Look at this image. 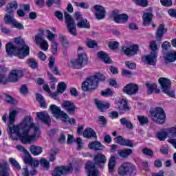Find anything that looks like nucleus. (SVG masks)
<instances>
[{
    "instance_id": "obj_1",
    "label": "nucleus",
    "mask_w": 176,
    "mask_h": 176,
    "mask_svg": "<svg viewBox=\"0 0 176 176\" xmlns=\"http://www.w3.org/2000/svg\"><path fill=\"white\" fill-rule=\"evenodd\" d=\"M16 117L17 111L10 109L8 115V134L12 140H16L19 137L23 144H31L36 141L41 137V129L39 126L34 123L32 117H25L19 124L14 125Z\"/></svg>"
},
{
    "instance_id": "obj_2",
    "label": "nucleus",
    "mask_w": 176,
    "mask_h": 176,
    "mask_svg": "<svg viewBox=\"0 0 176 176\" xmlns=\"http://www.w3.org/2000/svg\"><path fill=\"white\" fill-rule=\"evenodd\" d=\"M64 17L68 32L74 36H76V26L78 28H90V23L82 16L80 12H77L74 14V19L67 12H64ZM75 20L78 21L77 24Z\"/></svg>"
},
{
    "instance_id": "obj_3",
    "label": "nucleus",
    "mask_w": 176,
    "mask_h": 176,
    "mask_svg": "<svg viewBox=\"0 0 176 176\" xmlns=\"http://www.w3.org/2000/svg\"><path fill=\"white\" fill-rule=\"evenodd\" d=\"M15 45L8 43L6 45V50L8 56H16L19 58H24L30 54V47L25 45L24 39L18 37L14 41Z\"/></svg>"
},
{
    "instance_id": "obj_4",
    "label": "nucleus",
    "mask_w": 176,
    "mask_h": 176,
    "mask_svg": "<svg viewBox=\"0 0 176 176\" xmlns=\"http://www.w3.org/2000/svg\"><path fill=\"white\" fill-rule=\"evenodd\" d=\"M94 162L91 161H88L85 164V170L88 176H100V171L97 169L98 167H101L102 164H105L107 163V157L103 154L98 153L94 157Z\"/></svg>"
},
{
    "instance_id": "obj_5",
    "label": "nucleus",
    "mask_w": 176,
    "mask_h": 176,
    "mask_svg": "<svg viewBox=\"0 0 176 176\" xmlns=\"http://www.w3.org/2000/svg\"><path fill=\"white\" fill-rule=\"evenodd\" d=\"M105 77L101 73H96L93 76L87 78L82 83V91H88L89 93H94V91L98 87L99 82H104Z\"/></svg>"
},
{
    "instance_id": "obj_6",
    "label": "nucleus",
    "mask_w": 176,
    "mask_h": 176,
    "mask_svg": "<svg viewBox=\"0 0 176 176\" xmlns=\"http://www.w3.org/2000/svg\"><path fill=\"white\" fill-rule=\"evenodd\" d=\"M118 174L121 176H133L137 174V168L130 162H124L118 168Z\"/></svg>"
},
{
    "instance_id": "obj_7",
    "label": "nucleus",
    "mask_w": 176,
    "mask_h": 176,
    "mask_svg": "<svg viewBox=\"0 0 176 176\" xmlns=\"http://www.w3.org/2000/svg\"><path fill=\"white\" fill-rule=\"evenodd\" d=\"M151 120L157 123V124H163L166 122V113L162 107H156L151 112Z\"/></svg>"
},
{
    "instance_id": "obj_8",
    "label": "nucleus",
    "mask_w": 176,
    "mask_h": 176,
    "mask_svg": "<svg viewBox=\"0 0 176 176\" xmlns=\"http://www.w3.org/2000/svg\"><path fill=\"white\" fill-rule=\"evenodd\" d=\"M158 82L162 87L163 93L174 98L175 97V92L174 91H170L171 89V81L166 78L162 77L159 78Z\"/></svg>"
},
{
    "instance_id": "obj_9",
    "label": "nucleus",
    "mask_w": 176,
    "mask_h": 176,
    "mask_svg": "<svg viewBox=\"0 0 176 176\" xmlns=\"http://www.w3.org/2000/svg\"><path fill=\"white\" fill-rule=\"evenodd\" d=\"M43 35H45V31L43 30H38V33L34 36V42L36 45H38L40 46L41 50L46 52L47 51V49H49V44L43 38Z\"/></svg>"
},
{
    "instance_id": "obj_10",
    "label": "nucleus",
    "mask_w": 176,
    "mask_h": 176,
    "mask_svg": "<svg viewBox=\"0 0 176 176\" xmlns=\"http://www.w3.org/2000/svg\"><path fill=\"white\" fill-rule=\"evenodd\" d=\"M74 168H72V165H69L67 166H60L55 167L54 172L52 173V176H61V175H67V174H69V173H72Z\"/></svg>"
},
{
    "instance_id": "obj_11",
    "label": "nucleus",
    "mask_w": 176,
    "mask_h": 176,
    "mask_svg": "<svg viewBox=\"0 0 176 176\" xmlns=\"http://www.w3.org/2000/svg\"><path fill=\"white\" fill-rule=\"evenodd\" d=\"M111 17L117 24H124L129 20V16L127 14H119V10H118L112 12Z\"/></svg>"
},
{
    "instance_id": "obj_12",
    "label": "nucleus",
    "mask_w": 176,
    "mask_h": 176,
    "mask_svg": "<svg viewBox=\"0 0 176 176\" xmlns=\"http://www.w3.org/2000/svg\"><path fill=\"white\" fill-rule=\"evenodd\" d=\"M50 111L52 112L53 116L56 119H60V118H68V114L61 110V108L58 107L56 104H51L50 107Z\"/></svg>"
},
{
    "instance_id": "obj_13",
    "label": "nucleus",
    "mask_w": 176,
    "mask_h": 176,
    "mask_svg": "<svg viewBox=\"0 0 176 176\" xmlns=\"http://www.w3.org/2000/svg\"><path fill=\"white\" fill-rule=\"evenodd\" d=\"M121 52L128 57H133V56H135L138 53V45L122 46L121 47Z\"/></svg>"
},
{
    "instance_id": "obj_14",
    "label": "nucleus",
    "mask_w": 176,
    "mask_h": 176,
    "mask_svg": "<svg viewBox=\"0 0 176 176\" xmlns=\"http://www.w3.org/2000/svg\"><path fill=\"white\" fill-rule=\"evenodd\" d=\"M4 21L6 24H12V25L16 28H18V30H23L24 28L23 24L19 23L16 19H14L13 14H6L4 16Z\"/></svg>"
},
{
    "instance_id": "obj_15",
    "label": "nucleus",
    "mask_w": 176,
    "mask_h": 176,
    "mask_svg": "<svg viewBox=\"0 0 176 176\" xmlns=\"http://www.w3.org/2000/svg\"><path fill=\"white\" fill-rule=\"evenodd\" d=\"M61 107L69 115H75V112L78 109L74 102L69 100L63 101L61 104Z\"/></svg>"
},
{
    "instance_id": "obj_16",
    "label": "nucleus",
    "mask_w": 176,
    "mask_h": 176,
    "mask_svg": "<svg viewBox=\"0 0 176 176\" xmlns=\"http://www.w3.org/2000/svg\"><path fill=\"white\" fill-rule=\"evenodd\" d=\"M139 89V87L136 84L131 82L123 88V92L125 94H128V96H134L138 93Z\"/></svg>"
},
{
    "instance_id": "obj_17",
    "label": "nucleus",
    "mask_w": 176,
    "mask_h": 176,
    "mask_svg": "<svg viewBox=\"0 0 176 176\" xmlns=\"http://www.w3.org/2000/svg\"><path fill=\"white\" fill-rule=\"evenodd\" d=\"M46 32L47 39L52 43V54H56L57 53V46H58V44L56 42V36L49 30H46Z\"/></svg>"
},
{
    "instance_id": "obj_18",
    "label": "nucleus",
    "mask_w": 176,
    "mask_h": 176,
    "mask_svg": "<svg viewBox=\"0 0 176 176\" xmlns=\"http://www.w3.org/2000/svg\"><path fill=\"white\" fill-rule=\"evenodd\" d=\"M24 76V73L22 72V70H20V69L12 70L8 78V82H18L19 79H20V78H22V76Z\"/></svg>"
},
{
    "instance_id": "obj_19",
    "label": "nucleus",
    "mask_w": 176,
    "mask_h": 176,
    "mask_svg": "<svg viewBox=\"0 0 176 176\" xmlns=\"http://www.w3.org/2000/svg\"><path fill=\"white\" fill-rule=\"evenodd\" d=\"M157 58V54L151 52L150 54L143 56L142 58V61L148 65H155V64H156Z\"/></svg>"
},
{
    "instance_id": "obj_20",
    "label": "nucleus",
    "mask_w": 176,
    "mask_h": 176,
    "mask_svg": "<svg viewBox=\"0 0 176 176\" xmlns=\"http://www.w3.org/2000/svg\"><path fill=\"white\" fill-rule=\"evenodd\" d=\"M37 118L41 120L43 123L47 124V126H51L52 120H50V116L49 113L46 111H41L36 113Z\"/></svg>"
},
{
    "instance_id": "obj_21",
    "label": "nucleus",
    "mask_w": 176,
    "mask_h": 176,
    "mask_svg": "<svg viewBox=\"0 0 176 176\" xmlns=\"http://www.w3.org/2000/svg\"><path fill=\"white\" fill-rule=\"evenodd\" d=\"M166 32H167V29L164 28V24L161 23L155 33V38L157 42L159 43V45L162 43V38H163V36Z\"/></svg>"
},
{
    "instance_id": "obj_22",
    "label": "nucleus",
    "mask_w": 176,
    "mask_h": 176,
    "mask_svg": "<svg viewBox=\"0 0 176 176\" xmlns=\"http://www.w3.org/2000/svg\"><path fill=\"white\" fill-rule=\"evenodd\" d=\"M96 10L95 16L97 20L105 19V8L100 5H96L94 7Z\"/></svg>"
},
{
    "instance_id": "obj_23",
    "label": "nucleus",
    "mask_w": 176,
    "mask_h": 176,
    "mask_svg": "<svg viewBox=\"0 0 176 176\" xmlns=\"http://www.w3.org/2000/svg\"><path fill=\"white\" fill-rule=\"evenodd\" d=\"M117 142L119 145L122 146H127L128 148H133L134 144H133V141L125 139L122 136H118L116 138Z\"/></svg>"
},
{
    "instance_id": "obj_24",
    "label": "nucleus",
    "mask_w": 176,
    "mask_h": 176,
    "mask_svg": "<svg viewBox=\"0 0 176 176\" xmlns=\"http://www.w3.org/2000/svg\"><path fill=\"white\" fill-rule=\"evenodd\" d=\"M94 102L100 112H104V111H107V109L109 108L110 104L109 103H107V102H104L96 98L94 100Z\"/></svg>"
},
{
    "instance_id": "obj_25",
    "label": "nucleus",
    "mask_w": 176,
    "mask_h": 176,
    "mask_svg": "<svg viewBox=\"0 0 176 176\" xmlns=\"http://www.w3.org/2000/svg\"><path fill=\"white\" fill-rule=\"evenodd\" d=\"M88 148L94 151H104L105 149V146L99 141L91 142L88 144Z\"/></svg>"
},
{
    "instance_id": "obj_26",
    "label": "nucleus",
    "mask_w": 176,
    "mask_h": 176,
    "mask_svg": "<svg viewBox=\"0 0 176 176\" xmlns=\"http://www.w3.org/2000/svg\"><path fill=\"white\" fill-rule=\"evenodd\" d=\"M163 57L165 61V64L174 63V61L176 60V52H167L164 54Z\"/></svg>"
},
{
    "instance_id": "obj_27",
    "label": "nucleus",
    "mask_w": 176,
    "mask_h": 176,
    "mask_svg": "<svg viewBox=\"0 0 176 176\" xmlns=\"http://www.w3.org/2000/svg\"><path fill=\"white\" fill-rule=\"evenodd\" d=\"M82 135L85 138H95V140H97V133L91 128L85 129L82 133Z\"/></svg>"
},
{
    "instance_id": "obj_28",
    "label": "nucleus",
    "mask_w": 176,
    "mask_h": 176,
    "mask_svg": "<svg viewBox=\"0 0 176 176\" xmlns=\"http://www.w3.org/2000/svg\"><path fill=\"white\" fill-rule=\"evenodd\" d=\"M17 8H19V4L17 3V1H14L7 4L6 12L9 14H13V13H14V10H16Z\"/></svg>"
},
{
    "instance_id": "obj_29",
    "label": "nucleus",
    "mask_w": 176,
    "mask_h": 176,
    "mask_svg": "<svg viewBox=\"0 0 176 176\" xmlns=\"http://www.w3.org/2000/svg\"><path fill=\"white\" fill-rule=\"evenodd\" d=\"M98 57L102 60L106 64H112V59L109 58L108 54L105 53L104 51H100L98 52Z\"/></svg>"
},
{
    "instance_id": "obj_30",
    "label": "nucleus",
    "mask_w": 176,
    "mask_h": 176,
    "mask_svg": "<svg viewBox=\"0 0 176 176\" xmlns=\"http://www.w3.org/2000/svg\"><path fill=\"white\" fill-rule=\"evenodd\" d=\"M10 170L8 163H0V176H9Z\"/></svg>"
},
{
    "instance_id": "obj_31",
    "label": "nucleus",
    "mask_w": 176,
    "mask_h": 176,
    "mask_svg": "<svg viewBox=\"0 0 176 176\" xmlns=\"http://www.w3.org/2000/svg\"><path fill=\"white\" fill-rule=\"evenodd\" d=\"M143 24L146 26L150 25L151 23H152V18L153 17V14L151 12H145L143 14Z\"/></svg>"
},
{
    "instance_id": "obj_32",
    "label": "nucleus",
    "mask_w": 176,
    "mask_h": 176,
    "mask_svg": "<svg viewBox=\"0 0 176 176\" xmlns=\"http://www.w3.org/2000/svg\"><path fill=\"white\" fill-rule=\"evenodd\" d=\"M115 166H116V160L115 159V157H111L109 159V161L108 163V168H109V174H113V173H115Z\"/></svg>"
},
{
    "instance_id": "obj_33",
    "label": "nucleus",
    "mask_w": 176,
    "mask_h": 176,
    "mask_svg": "<svg viewBox=\"0 0 176 176\" xmlns=\"http://www.w3.org/2000/svg\"><path fill=\"white\" fill-rule=\"evenodd\" d=\"M118 154L123 159H127L130 155L133 154V150L131 148H124L122 151H118Z\"/></svg>"
},
{
    "instance_id": "obj_34",
    "label": "nucleus",
    "mask_w": 176,
    "mask_h": 176,
    "mask_svg": "<svg viewBox=\"0 0 176 176\" xmlns=\"http://www.w3.org/2000/svg\"><path fill=\"white\" fill-rule=\"evenodd\" d=\"M167 137H168L167 129H162L156 134V138L160 141H164Z\"/></svg>"
},
{
    "instance_id": "obj_35",
    "label": "nucleus",
    "mask_w": 176,
    "mask_h": 176,
    "mask_svg": "<svg viewBox=\"0 0 176 176\" xmlns=\"http://www.w3.org/2000/svg\"><path fill=\"white\" fill-rule=\"evenodd\" d=\"M119 111H124V112H127L130 111V107L127 104V101L124 99H121L120 101V104L118 105Z\"/></svg>"
},
{
    "instance_id": "obj_36",
    "label": "nucleus",
    "mask_w": 176,
    "mask_h": 176,
    "mask_svg": "<svg viewBox=\"0 0 176 176\" xmlns=\"http://www.w3.org/2000/svg\"><path fill=\"white\" fill-rule=\"evenodd\" d=\"M30 151L32 155H34V156H38V155H41V153H42L43 148L41 146L32 145L30 148Z\"/></svg>"
},
{
    "instance_id": "obj_37",
    "label": "nucleus",
    "mask_w": 176,
    "mask_h": 176,
    "mask_svg": "<svg viewBox=\"0 0 176 176\" xmlns=\"http://www.w3.org/2000/svg\"><path fill=\"white\" fill-rule=\"evenodd\" d=\"M120 122L122 126H125L126 129H129V130H133V129H134V126H133L131 121L129 120L126 118H121L120 120Z\"/></svg>"
},
{
    "instance_id": "obj_38",
    "label": "nucleus",
    "mask_w": 176,
    "mask_h": 176,
    "mask_svg": "<svg viewBox=\"0 0 176 176\" xmlns=\"http://www.w3.org/2000/svg\"><path fill=\"white\" fill-rule=\"evenodd\" d=\"M78 60L80 61L84 67L85 65H87V63L89 62L87 55L85 53L78 54Z\"/></svg>"
},
{
    "instance_id": "obj_39",
    "label": "nucleus",
    "mask_w": 176,
    "mask_h": 176,
    "mask_svg": "<svg viewBox=\"0 0 176 176\" xmlns=\"http://www.w3.org/2000/svg\"><path fill=\"white\" fill-rule=\"evenodd\" d=\"M71 64L72 68H74V69H80V68H83V67H85L78 59L72 60Z\"/></svg>"
},
{
    "instance_id": "obj_40",
    "label": "nucleus",
    "mask_w": 176,
    "mask_h": 176,
    "mask_svg": "<svg viewBox=\"0 0 176 176\" xmlns=\"http://www.w3.org/2000/svg\"><path fill=\"white\" fill-rule=\"evenodd\" d=\"M65 90H67V84H65V82H58L56 91L60 94H63Z\"/></svg>"
},
{
    "instance_id": "obj_41",
    "label": "nucleus",
    "mask_w": 176,
    "mask_h": 176,
    "mask_svg": "<svg viewBox=\"0 0 176 176\" xmlns=\"http://www.w3.org/2000/svg\"><path fill=\"white\" fill-rule=\"evenodd\" d=\"M36 98L41 104V108H47V106L46 105V102H45L44 98L41 94H36Z\"/></svg>"
},
{
    "instance_id": "obj_42",
    "label": "nucleus",
    "mask_w": 176,
    "mask_h": 176,
    "mask_svg": "<svg viewBox=\"0 0 176 176\" xmlns=\"http://www.w3.org/2000/svg\"><path fill=\"white\" fill-rule=\"evenodd\" d=\"M4 100L6 102H8V104H12L13 105H16L18 102L16 99L8 94H4Z\"/></svg>"
},
{
    "instance_id": "obj_43",
    "label": "nucleus",
    "mask_w": 176,
    "mask_h": 176,
    "mask_svg": "<svg viewBox=\"0 0 176 176\" xmlns=\"http://www.w3.org/2000/svg\"><path fill=\"white\" fill-rule=\"evenodd\" d=\"M160 46L156 43V41H152L150 43V49L151 50V53H155L157 54V51L159 50Z\"/></svg>"
},
{
    "instance_id": "obj_44",
    "label": "nucleus",
    "mask_w": 176,
    "mask_h": 176,
    "mask_svg": "<svg viewBox=\"0 0 176 176\" xmlns=\"http://www.w3.org/2000/svg\"><path fill=\"white\" fill-rule=\"evenodd\" d=\"M138 120L140 123V126H144V124H148L149 123L148 118L144 116H138Z\"/></svg>"
},
{
    "instance_id": "obj_45",
    "label": "nucleus",
    "mask_w": 176,
    "mask_h": 176,
    "mask_svg": "<svg viewBox=\"0 0 176 176\" xmlns=\"http://www.w3.org/2000/svg\"><path fill=\"white\" fill-rule=\"evenodd\" d=\"M27 63L30 68H32L33 69L38 68V63L34 58L28 59Z\"/></svg>"
},
{
    "instance_id": "obj_46",
    "label": "nucleus",
    "mask_w": 176,
    "mask_h": 176,
    "mask_svg": "<svg viewBox=\"0 0 176 176\" xmlns=\"http://www.w3.org/2000/svg\"><path fill=\"white\" fill-rule=\"evenodd\" d=\"M133 2L138 5L139 6H142V8H146L148 6V0H133Z\"/></svg>"
},
{
    "instance_id": "obj_47",
    "label": "nucleus",
    "mask_w": 176,
    "mask_h": 176,
    "mask_svg": "<svg viewBox=\"0 0 176 176\" xmlns=\"http://www.w3.org/2000/svg\"><path fill=\"white\" fill-rule=\"evenodd\" d=\"M146 87H148L147 93L148 94H152L153 91H155V89H157V85L156 84H146Z\"/></svg>"
},
{
    "instance_id": "obj_48",
    "label": "nucleus",
    "mask_w": 176,
    "mask_h": 176,
    "mask_svg": "<svg viewBox=\"0 0 176 176\" xmlns=\"http://www.w3.org/2000/svg\"><path fill=\"white\" fill-rule=\"evenodd\" d=\"M25 156L23 157V161L25 164H30L32 163V157H31V154L29 152L25 153Z\"/></svg>"
},
{
    "instance_id": "obj_49",
    "label": "nucleus",
    "mask_w": 176,
    "mask_h": 176,
    "mask_svg": "<svg viewBox=\"0 0 176 176\" xmlns=\"http://www.w3.org/2000/svg\"><path fill=\"white\" fill-rule=\"evenodd\" d=\"M168 133V137L173 138L176 137V127H171L166 129Z\"/></svg>"
},
{
    "instance_id": "obj_50",
    "label": "nucleus",
    "mask_w": 176,
    "mask_h": 176,
    "mask_svg": "<svg viewBox=\"0 0 176 176\" xmlns=\"http://www.w3.org/2000/svg\"><path fill=\"white\" fill-rule=\"evenodd\" d=\"M108 46L111 50H116L119 47V42L118 41H111L109 43Z\"/></svg>"
},
{
    "instance_id": "obj_51",
    "label": "nucleus",
    "mask_w": 176,
    "mask_h": 176,
    "mask_svg": "<svg viewBox=\"0 0 176 176\" xmlns=\"http://www.w3.org/2000/svg\"><path fill=\"white\" fill-rule=\"evenodd\" d=\"M40 164H41V166H42V167L45 168V170H47L50 167L49 162H47V160H46L45 158H42L41 160Z\"/></svg>"
},
{
    "instance_id": "obj_52",
    "label": "nucleus",
    "mask_w": 176,
    "mask_h": 176,
    "mask_svg": "<svg viewBox=\"0 0 176 176\" xmlns=\"http://www.w3.org/2000/svg\"><path fill=\"white\" fill-rule=\"evenodd\" d=\"M142 154L146 155V156H150V157H153V151L151 148H145L142 151Z\"/></svg>"
},
{
    "instance_id": "obj_53",
    "label": "nucleus",
    "mask_w": 176,
    "mask_h": 176,
    "mask_svg": "<svg viewBox=\"0 0 176 176\" xmlns=\"http://www.w3.org/2000/svg\"><path fill=\"white\" fill-rule=\"evenodd\" d=\"M63 122H64L65 123H67L68 122V123H69L70 124H75V123H76V120H75V118H69V116L67 115V118H63Z\"/></svg>"
},
{
    "instance_id": "obj_54",
    "label": "nucleus",
    "mask_w": 176,
    "mask_h": 176,
    "mask_svg": "<svg viewBox=\"0 0 176 176\" xmlns=\"http://www.w3.org/2000/svg\"><path fill=\"white\" fill-rule=\"evenodd\" d=\"M160 2L162 6L166 8H170V6H173V0H160Z\"/></svg>"
},
{
    "instance_id": "obj_55",
    "label": "nucleus",
    "mask_w": 176,
    "mask_h": 176,
    "mask_svg": "<svg viewBox=\"0 0 176 176\" xmlns=\"http://www.w3.org/2000/svg\"><path fill=\"white\" fill-rule=\"evenodd\" d=\"M9 162L12 164V166H14V167H15L18 170H20V168H21V167L20 166V164H19V162H17V161H16L15 159L10 158Z\"/></svg>"
},
{
    "instance_id": "obj_56",
    "label": "nucleus",
    "mask_w": 176,
    "mask_h": 176,
    "mask_svg": "<svg viewBox=\"0 0 176 176\" xmlns=\"http://www.w3.org/2000/svg\"><path fill=\"white\" fill-rule=\"evenodd\" d=\"M58 5L60 3V0H47L46 1V5L48 8L53 6V5Z\"/></svg>"
},
{
    "instance_id": "obj_57",
    "label": "nucleus",
    "mask_w": 176,
    "mask_h": 176,
    "mask_svg": "<svg viewBox=\"0 0 176 176\" xmlns=\"http://www.w3.org/2000/svg\"><path fill=\"white\" fill-rule=\"evenodd\" d=\"M60 39L63 47H68V40H67L65 36H60Z\"/></svg>"
},
{
    "instance_id": "obj_58",
    "label": "nucleus",
    "mask_w": 176,
    "mask_h": 176,
    "mask_svg": "<svg viewBox=\"0 0 176 176\" xmlns=\"http://www.w3.org/2000/svg\"><path fill=\"white\" fill-rule=\"evenodd\" d=\"M125 65L129 69H135L137 68V65L135 63H131L130 61L125 62Z\"/></svg>"
},
{
    "instance_id": "obj_59",
    "label": "nucleus",
    "mask_w": 176,
    "mask_h": 176,
    "mask_svg": "<svg viewBox=\"0 0 176 176\" xmlns=\"http://www.w3.org/2000/svg\"><path fill=\"white\" fill-rule=\"evenodd\" d=\"M98 122L99 124H101V126H107V118L104 117V116H99L98 118Z\"/></svg>"
},
{
    "instance_id": "obj_60",
    "label": "nucleus",
    "mask_w": 176,
    "mask_h": 176,
    "mask_svg": "<svg viewBox=\"0 0 176 176\" xmlns=\"http://www.w3.org/2000/svg\"><path fill=\"white\" fill-rule=\"evenodd\" d=\"M54 64H56V59L53 56L50 57V60L48 63V67L50 69H52L53 67H54Z\"/></svg>"
},
{
    "instance_id": "obj_61",
    "label": "nucleus",
    "mask_w": 176,
    "mask_h": 176,
    "mask_svg": "<svg viewBox=\"0 0 176 176\" xmlns=\"http://www.w3.org/2000/svg\"><path fill=\"white\" fill-rule=\"evenodd\" d=\"M20 92L21 94H28V87H27V85H22V86L20 88Z\"/></svg>"
},
{
    "instance_id": "obj_62",
    "label": "nucleus",
    "mask_w": 176,
    "mask_h": 176,
    "mask_svg": "<svg viewBox=\"0 0 176 176\" xmlns=\"http://www.w3.org/2000/svg\"><path fill=\"white\" fill-rule=\"evenodd\" d=\"M0 83L1 85H6V83H8V78H6V75L0 74Z\"/></svg>"
},
{
    "instance_id": "obj_63",
    "label": "nucleus",
    "mask_w": 176,
    "mask_h": 176,
    "mask_svg": "<svg viewBox=\"0 0 176 176\" xmlns=\"http://www.w3.org/2000/svg\"><path fill=\"white\" fill-rule=\"evenodd\" d=\"M87 45L88 47L94 49V47H97V42H96V41H90L87 42Z\"/></svg>"
},
{
    "instance_id": "obj_64",
    "label": "nucleus",
    "mask_w": 176,
    "mask_h": 176,
    "mask_svg": "<svg viewBox=\"0 0 176 176\" xmlns=\"http://www.w3.org/2000/svg\"><path fill=\"white\" fill-rule=\"evenodd\" d=\"M168 13L170 17H175L176 19V9H170L168 10Z\"/></svg>"
}]
</instances>
